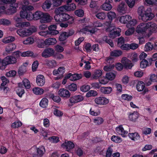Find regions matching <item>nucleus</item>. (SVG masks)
<instances>
[{
    "label": "nucleus",
    "instance_id": "f257e3e1",
    "mask_svg": "<svg viewBox=\"0 0 157 157\" xmlns=\"http://www.w3.org/2000/svg\"><path fill=\"white\" fill-rule=\"evenodd\" d=\"M37 29L34 26H31L28 29H20L17 31V33L20 36L25 37L31 35L33 33L35 32Z\"/></svg>",
    "mask_w": 157,
    "mask_h": 157
},
{
    "label": "nucleus",
    "instance_id": "f03ea898",
    "mask_svg": "<svg viewBox=\"0 0 157 157\" xmlns=\"http://www.w3.org/2000/svg\"><path fill=\"white\" fill-rule=\"evenodd\" d=\"M154 17V15L151 12L150 8L147 9V11L144 14L139 17V19L142 21L146 22L148 20H151Z\"/></svg>",
    "mask_w": 157,
    "mask_h": 157
},
{
    "label": "nucleus",
    "instance_id": "7ed1b4c3",
    "mask_svg": "<svg viewBox=\"0 0 157 157\" xmlns=\"http://www.w3.org/2000/svg\"><path fill=\"white\" fill-rule=\"evenodd\" d=\"M147 29H148L149 32L146 35L149 37L153 33L157 31V26L153 22L146 23Z\"/></svg>",
    "mask_w": 157,
    "mask_h": 157
},
{
    "label": "nucleus",
    "instance_id": "20e7f679",
    "mask_svg": "<svg viewBox=\"0 0 157 157\" xmlns=\"http://www.w3.org/2000/svg\"><path fill=\"white\" fill-rule=\"evenodd\" d=\"M7 8L6 10V13L8 15H11L17 11V8L18 7L17 3H13L7 5Z\"/></svg>",
    "mask_w": 157,
    "mask_h": 157
},
{
    "label": "nucleus",
    "instance_id": "39448f33",
    "mask_svg": "<svg viewBox=\"0 0 157 157\" xmlns=\"http://www.w3.org/2000/svg\"><path fill=\"white\" fill-rule=\"evenodd\" d=\"M55 51L52 48H45L41 53V56L44 58H48L54 56Z\"/></svg>",
    "mask_w": 157,
    "mask_h": 157
},
{
    "label": "nucleus",
    "instance_id": "423d86ee",
    "mask_svg": "<svg viewBox=\"0 0 157 157\" xmlns=\"http://www.w3.org/2000/svg\"><path fill=\"white\" fill-rule=\"evenodd\" d=\"M32 154L33 157H41L45 152L44 147L40 148H34L32 149Z\"/></svg>",
    "mask_w": 157,
    "mask_h": 157
},
{
    "label": "nucleus",
    "instance_id": "0eeeda50",
    "mask_svg": "<svg viewBox=\"0 0 157 157\" xmlns=\"http://www.w3.org/2000/svg\"><path fill=\"white\" fill-rule=\"evenodd\" d=\"M65 71V68L63 67H60L58 69L54 70L53 72V75L58 76L55 78V79L58 80L62 78L63 76V74Z\"/></svg>",
    "mask_w": 157,
    "mask_h": 157
},
{
    "label": "nucleus",
    "instance_id": "6e6552de",
    "mask_svg": "<svg viewBox=\"0 0 157 157\" xmlns=\"http://www.w3.org/2000/svg\"><path fill=\"white\" fill-rule=\"evenodd\" d=\"M63 9L60 7L56 8L54 11L55 15L54 18L56 21L58 22H60L62 21L61 14L64 12Z\"/></svg>",
    "mask_w": 157,
    "mask_h": 157
},
{
    "label": "nucleus",
    "instance_id": "1a4fd4ad",
    "mask_svg": "<svg viewBox=\"0 0 157 157\" xmlns=\"http://www.w3.org/2000/svg\"><path fill=\"white\" fill-rule=\"evenodd\" d=\"M14 20L17 22L16 26L18 27H25L29 26L30 25L29 22H21V18L16 16L14 17Z\"/></svg>",
    "mask_w": 157,
    "mask_h": 157
},
{
    "label": "nucleus",
    "instance_id": "9d476101",
    "mask_svg": "<svg viewBox=\"0 0 157 157\" xmlns=\"http://www.w3.org/2000/svg\"><path fill=\"white\" fill-rule=\"evenodd\" d=\"M128 7L124 2H121L118 6L117 10L120 13L124 14L126 13Z\"/></svg>",
    "mask_w": 157,
    "mask_h": 157
},
{
    "label": "nucleus",
    "instance_id": "9b49d317",
    "mask_svg": "<svg viewBox=\"0 0 157 157\" xmlns=\"http://www.w3.org/2000/svg\"><path fill=\"white\" fill-rule=\"evenodd\" d=\"M121 62L124 67L126 69H131L133 66L131 61L125 57L122 58Z\"/></svg>",
    "mask_w": 157,
    "mask_h": 157
},
{
    "label": "nucleus",
    "instance_id": "f8f14e48",
    "mask_svg": "<svg viewBox=\"0 0 157 157\" xmlns=\"http://www.w3.org/2000/svg\"><path fill=\"white\" fill-rule=\"evenodd\" d=\"M83 99V96L81 95H76L71 97L69 99L70 102L71 104V105L82 101Z\"/></svg>",
    "mask_w": 157,
    "mask_h": 157
},
{
    "label": "nucleus",
    "instance_id": "ddd939ff",
    "mask_svg": "<svg viewBox=\"0 0 157 157\" xmlns=\"http://www.w3.org/2000/svg\"><path fill=\"white\" fill-rule=\"evenodd\" d=\"M42 17L40 22L41 23H46L51 22L52 17L47 13H43Z\"/></svg>",
    "mask_w": 157,
    "mask_h": 157
},
{
    "label": "nucleus",
    "instance_id": "4468645a",
    "mask_svg": "<svg viewBox=\"0 0 157 157\" xmlns=\"http://www.w3.org/2000/svg\"><path fill=\"white\" fill-rule=\"evenodd\" d=\"M94 101L96 104L100 105H105L109 102L108 99L104 97H102L96 98L95 99Z\"/></svg>",
    "mask_w": 157,
    "mask_h": 157
},
{
    "label": "nucleus",
    "instance_id": "2eb2a0df",
    "mask_svg": "<svg viewBox=\"0 0 157 157\" xmlns=\"http://www.w3.org/2000/svg\"><path fill=\"white\" fill-rule=\"evenodd\" d=\"M62 21H68L69 24H71L74 22L73 17L67 13H61V14Z\"/></svg>",
    "mask_w": 157,
    "mask_h": 157
},
{
    "label": "nucleus",
    "instance_id": "dca6fc26",
    "mask_svg": "<svg viewBox=\"0 0 157 157\" xmlns=\"http://www.w3.org/2000/svg\"><path fill=\"white\" fill-rule=\"evenodd\" d=\"M147 30L146 23L144 22L141 23L138 25L136 29V32L139 33H144Z\"/></svg>",
    "mask_w": 157,
    "mask_h": 157
},
{
    "label": "nucleus",
    "instance_id": "f3484780",
    "mask_svg": "<svg viewBox=\"0 0 157 157\" xmlns=\"http://www.w3.org/2000/svg\"><path fill=\"white\" fill-rule=\"evenodd\" d=\"M111 1L112 0H105V2L101 6V8L105 11L110 10L112 7L110 4Z\"/></svg>",
    "mask_w": 157,
    "mask_h": 157
},
{
    "label": "nucleus",
    "instance_id": "a211bd4d",
    "mask_svg": "<svg viewBox=\"0 0 157 157\" xmlns=\"http://www.w3.org/2000/svg\"><path fill=\"white\" fill-rule=\"evenodd\" d=\"M36 82L38 86H43L45 83V80L44 76L42 75H38L36 78Z\"/></svg>",
    "mask_w": 157,
    "mask_h": 157
},
{
    "label": "nucleus",
    "instance_id": "6ab92c4d",
    "mask_svg": "<svg viewBox=\"0 0 157 157\" xmlns=\"http://www.w3.org/2000/svg\"><path fill=\"white\" fill-rule=\"evenodd\" d=\"M57 26L55 25H50L48 27V34L52 35H55L59 33L58 31L56 30Z\"/></svg>",
    "mask_w": 157,
    "mask_h": 157
},
{
    "label": "nucleus",
    "instance_id": "aec40b11",
    "mask_svg": "<svg viewBox=\"0 0 157 157\" xmlns=\"http://www.w3.org/2000/svg\"><path fill=\"white\" fill-rule=\"evenodd\" d=\"M63 10L64 12L66 10L70 11L76 9V5L74 3L71 4H67V5H64L60 7Z\"/></svg>",
    "mask_w": 157,
    "mask_h": 157
},
{
    "label": "nucleus",
    "instance_id": "412c9836",
    "mask_svg": "<svg viewBox=\"0 0 157 157\" xmlns=\"http://www.w3.org/2000/svg\"><path fill=\"white\" fill-rule=\"evenodd\" d=\"M59 94L60 96L66 98H69L70 96V93L69 91L64 88L59 90Z\"/></svg>",
    "mask_w": 157,
    "mask_h": 157
},
{
    "label": "nucleus",
    "instance_id": "4be33fe9",
    "mask_svg": "<svg viewBox=\"0 0 157 157\" xmlns=\"http://www.w3.org/2000/svg\"><path fill=\"white\" fill-rule=\"evenodd\" d=\"M61 146L65 148L68 151L73 149L75 146L73 142L68 141H66L64 143L62 144Z\"/></svg>",
    "mask_w": 157,
    "mask_h": 157
},
{
    "label": "nucleus",
    "instance_id": "5701e85b",
    "mask_svg": "<svg viewBox=\"0 0 157 157\" xmlns=\"http://www.w3.org/2000/svg\"><path fill=\"white\" fill-rule=\"evenodd\" d=\"M16 45L15 44H9L6 46L5 51L8 54H9L16 49Z\"/></svg>",
    "mask_w": 157,
    "mask_h": 157
},
{
    "label": "nucleus",
    "instance_id": "b1692460",
    "mask_svg": "<svg viewBox=\"0 0 157 157\" xmlns=\"http://www.w3.org/2000/svg\"><path fill=\"white\" fill-rule=\"evenodd\" d=\"M132 19V17L130 15H125L121 17L119 19V21L121 23L126 24L128 23Z\"/></svg>",
    "mask_w": 157,
    "mask_h": 157
},
{
    "label": "nucleus",
    "instance_id": "393cba45",
    "mask_svg": "<svg viewBox=\"0 0 157 157\" xmlns=\"http://www.w3.org/2000/svg\"><path fill=\"white\" fill-rule=\"evenodd\" d=\"M43 13L40 11H36L32 14L33 19L35 20L39 19L41 20L42 17Z\"/></svg>",
    "mask_w": 157,
    "mask_h": 157
},
{
    "label": "nucleus",
    "instance_id": "a878e982",
    "mask_svg": "<svg viewBox=\"0 0 157 157\" xmlns=\"http://www.w3.org/2000/svg\"><path fill=\"white\" fill-rule=\"evenodd\" d=\"M52 5V2L50 0H46L43 3L42 6V9L45 11L49 9Z\"/></svg>",
    "mask_w": 157,
    "mask_h": 157
},
{
    "label": "nucleus",
    "instance_id": "bb28decb",
    "mask_svg": "<svg viewBox=\"0 0 157 157\" xmlns=\"http://www.w3.org/2000/svg\"><path fill=\"white\" fill-rule=\"evenodd\" d=\"M102 74V71L100 69H97L94 71L92 75V78L95 79H97L100 77Z\"/></svg>",
    "mask_w": 157,
    "mask_h": 157
},
{
    "label": "nucleus",
    "instance_id": "cd10ccee",
    "mask_svg": "<svg viewBox=\"0 0 157 157\" xmlns=\"http://www.w3.org/2000/svg\"><path fill=\"white\" fill-rule=\"evenodd\" d=\"M6 58L8 65L15 64L17 62V59L14 56H6Z\"/></svg>",
    "mask_w": 157,
    "mask_h": 157
},
{
    "label": "nucleus",
    "instance_id": "c85d7f7f",
    "mask_svg": "<svg viewBox=\"0 0 157 157\" xmlns=\"http://www.w3.org/2000/svg\"><path fill=\"white\" fill-rule=\"evenodd\" d=\"M23 84L21 83H18V86L16 88V91L17 94L19 97H21L24 93V90L23 88Z\"/></svg>",
    "mask_w": 157,
    "mask_h": 157
},
{
    "label": "nucleus",
    "instance_id": "c756f323",
    "mask_svg": "<svg viewBox=\"0 0 157 157\" xmlns=\"http://www.w3.org/2000/svg\"><path fill=\"white\" fill-rule=\"evenodd\" d=\"M57 42L55 38H48L46 39L44 41V44L46 45H54Z\"/></svg>",
    "mask_w": 157,
    "mask_h": 157
},
{
    "label": "nucleus",
    "instance_id": "7c9ffc66",
    "mask_svg": "<svg viewBox=\"0 0 157 157\" xmlns=\"http://www.w3.org/2000/svg\"><path fill=\"white\" fill-rule=\"evenodd\" d=\"M28 65L27 63H25L19 68L18 73L19 75H23L26 71V67Z\"/></svg>",
    "mask_w": 157,
    "mask_h": 157
},
{
    "label": "nucleus",
    "instance_id": "2f4dec72",
    "mask_svg": "<svg viewBox=\"0 0 157 157\" xmlns=\"http://www.w3.org/2000/svg\"><path fill=\"white\" fill-rule=\"evenodd\" d=\"M116 132L119 135L122 136L123 137H124L127 134L128 132L124 131L123 128L121 126L117 127L116 128Z\"/></svg>",
    "mask_w": 157,
    "mask_h": 157
},
{
    "label": "nucleus",
    "instance_id": "473e14b6",
    "mask_svg": "<svg viewBox=\"0 0 157 157\" xmlns=\"http://www.w3.org/2000/svg\"><path fill=\"white\" fill-rule=\"evenodd\" d=\"M112 88L110 87H102L100 89L101 92L105 94L110 93L112 91Z\"/></svg>",
    "mask_w": 157,
    "mask_h": 157
},
{
    "label": "nucleus",
    "instance_id": "72a5a7b5",
    "mask_svg": "<svg viewBox=\"0 0 157 157\" xmlns=\"http://www.w3.org/2000/svg\"><path fill=\"white\" fill-rule=\"evenodd\" d=\"M45 64L48 66L50 68L55 67L56 65V61L54 60H46L45 61Z\"/></svg>",
    "mask_w": 157,
    "mask_h": 157
},
{
    "label": "nucleus",
    "instance_id": "f704fd0d",
    "mask_svg": "<svg viewBox=\"0 0 157 157\" xmlns=\"http://www.w3.org/2000/svg\"><path fill=\"white\" fill-rule=\"evenodd\" d=\"M80 31L84 33H86V32H89L90 33H93L95 32V29L94 28L90 27H86L80 29Z\"/></svg>",
    "mask_w": 157,
    "mask_h": 157
},
{
    "label": "nucleus",
    "instance_id": "c9c22d12",
    "mask_svg": "<svg viewBox=\"0 0 157 157\" xmlns=\"http://www.w3.org/2000/svg\"><path fill=\"white\" fill-rule=\"evenodd\" d=\"M33 93L36 95H41L44 93V90L39 87H35L33 89Z\"/></svg>",
    "mask_w": 157,
    "mask_h": 157
},
{
    "label": "nucleus",
    "instance_id": "e433bc0d",
    "mask_svg": "<svg viewBox=\"0 0 157 157\" xmlns=\"http://www.w3.org/2000/svg\"><path fill=\"white\" fill-rule=\"evenodd\" d=\"M136 87L138 91H142L145 88V84L142 81H139L136 85Z\"/></svg>",
    "mask_w": 157,
    "mask_h": 157
},
{
    "label": "nucleus",
    "instance_id": "4c0bfd02",
    "mask_svg": "<svg viewBox=\"0 0 157 157\" xmlns=\"http://www.w3.org/2000/svg\"><path fill=\"white\" fill-rule=\"evenodd\" d=\"M34 42V40L33 38L32 37H29L24 40L23 43L25 44L28 45L33 44Z\"/></svg>",
    "mask_w": 157,
    "mask_h": 157
},
{
    "label": "nucleus",
    "instance_id": "58836bf2",
    "mask_svg": "<svg viewBox=\"0 0 157 157\" xmlns=\"http://www.w3.org/2000/svg\"><path fill=\"white\" fill-rule=\"evenodd\" d=\"M7 65L6 57L3 59H2L0 58V69H4Z\"/></svg>",
    "mask_w": 157,
    "mask_h": 157
},
{
    "label": "nucleus",
    "instance_id": "ea45409f",
    "mask_svg": "<svg viewBox=\"0 0 157 157\" xmlns=\"http://www.w3.org/2000/svg\"><path fill=\"white\" fill-rule=\"evenodd\" d=\"M107 15L109 20L111 21L116 17V13L114 12L111 11L108 12Z\"/></svg>",
    "mask_w": 157,
    "mask_h": 157
},
{
    "label": "nucleus",
    "instance_id": "a19ab883",
    "mask_svg": "<svg viewBox=\"0 0 157 157\" xmlns=\"http://www.w3.org/2000/svg\"><path fill=\"white\" fill-rule=\"evenodd\" d=\"M48 100L46 98H43L40 103L41 107L43 108H46L48 105Z\"/></svg>",
    "mask_w": 157,
    "mask_h": 157
},
{
    "label": "nucleus",
    "instance_id": "79ce46f5",
    "mask_svg": "<svg viewBox=\"0 0 157 157\" xmlns=\"http://www.w3.org/2000/svg\"><path fill=\"white\" fill-rule=\"evenodd\" d=\"M122 54V52L120 50H115L110 52V55L113 56L118 57Z\"/></svg>",
    "mask_w": 157,
    "mask_h": 157
},
{
    "label": "nucleus",
    "instance_id": "37998d69",
    "mask_svg": "<svg viewBox=\"0 0 157 157\" xmlns=\"http://www.w3.org/2000/svg\"><path fill=\"white\" fill-rule=\"evenodd\" d=\"M1 79L2 82L1 84V86H2V87H1V89L5 90L6 89V87L4 86L6 85L7 83H9V81L4 76L2 77Z\"/></svg>",
    "mask_w": 157,
    "mask_h": 157
},
{
    "label": "nucleus",
    "instance_id": "c03bdc74",
    "mask_svg": "<svg viewBox=\"0 0 157 157\" xmlns=\"http://www.w3.org/2000/svg\"><path fill=\"white\" fill-rule=\"evenodd\" d=\"M128 136L132 140H138L140 138L139 135L136 132L129 133L128 134Z\"/></svg>",
    "mask_w": 157,
    "mask_h": 157
},
{
    "label": "nucleus",
    "instance_id": "a18cd8bd",
    "mask_svg": "<svg viewBox=\"0 0 157 157\" xmlns=\"http://www.w3.org/2000/svg\"><path fill=\"white\" fill-rule=\"evenodd\" d=\"M146 11H147V10H145L144 6H140L137 9V13L139 16L144 14Z\"/></svg>",
    "mask_w": 157,
    "mask_h": 157
},
{
    "label": "nucleus",
    "instance_id": "49530a36",
    "mask_svg": "<svg viewBox=\"0 0 157 157\" xmlns=\"http://www.w3.org/2000/svg\"><path fill=\"white\" fill-rule=\"evenodd\" d=\"M138 116L136 112H134L133 113L130 114L129 118L130 120L132 121H135L138 118Z\"/></svg>",
    "mask_w": 157,
    "mask_h": 157
},
{
    "label": "nucleus",
    "instance_id": "de8ad7c7",
    "mask_svg": "<svg viewBox=\"0 0 157 157\" xmlns=\"http://www.w3.org/2000/svg\"><path fill=\"white\" fill-rule=\"evenodd\" d=\"M96 17L98 19L101 20L105 19L106 17V15L103 12L97 13L95 15Z\"/></svg>",
    "mask_w": 157,
    "mask_h": 157
},
{
    "label": "nucleus",
    "instance_id": "09e8293b",
    "mask_svg": "<svg viewBox=\"0 0 157 157\" xmlns=\"http://www.w3.org/2000/svg\"><path fill=\"white\" fill-rule=\"evenodd\" d=\"M105 76L109 80H112L115 78L116 75L113 73L109 72L106 74Z\"/></svg>",
    "mask_w": 157,
    "mask_h": 157
},
{
    "label": "nucleus",
    "instance_id": "8fccbe9b",
    "mask_svg": "<svg viewBox=\"0 0 157 157\" xmlns=\"http://www.w3.org/2000/svg\"><path fill=\"white\" fill-rule=\"evenodd\" d=\"M97 92L95 90H91L88 92L86 95L87 97H89L91 96H95L98 95Z\"/></svg>",
    "mask_w": 157,
    "mask_h": 157
},
{
    "label": "nucleus",
    "instance_id": "3c124183",
    "mask_svg": "<svg viewBox=\"0 0 157 157\" xmlns=\"http://www.w3.org/2000/svg\"><path fill=\"white\" fill-rule=\"evenodd\" d=\"M137 23V21L136 19H133L129 21L126 25L127 28H129L135 26Z\"/></svg>",
    "mask_w": 157,
    "mask_h": 157
},
{
    "label": "nucleus",
    "instance_id": "603ef678",
    "mask_svg": "<svg viewBox=\"0 0 157 157\" xmlns=\"http://www.w3.org/2000/svg\"><path fill=\"white\" fill-rule=\"evenodd\" d=\"M135 29L133 27H131L128 28L125 33V34L126 36H130L132 35L134 32Z\"/></svg>",
    "mask_w": 157,
    "mask_h": 157
},
{
    "label": "nucleus",
    "instance_id": "864d4df0",
    "mask_svg": "<svg viewBox=\"0 0 157 157\" xmlns=\"http://www.w3.org/2000/svg\"><path fill=\"white\" fill-rule=\"evenodd\" d=\"M125 1L128 6L130 8H132L135 4V0H125Z\"/></svg>",
    "mask_w": 157,
    "mask_h": 157
},
{
    "label": "nucleus",
    "instance_id": "5fc2aeb1",
    "mask_svg": "<svg viewBox=\"0 0 157 157\" xmlns=\"http://www.w3.org/2000/svg\"><path fill=\"white\" fill-rule=\"evenodd\" d=\"M144 48L146 51L151 50L153 49V45L151 42H148L146 44Z\"/></svg>",
    "mask_w": 157,
    "mask_h": 157
},
{
    "label": "nucleus",
    "instance_id": "6e6d98bb",
    "mask_svg": "<svg viewBox=\"0 0 157 157\" xmlns=\"http://www.w3.org/2000/svg\"><path fill=\"white\" fill-rule=\"evenodd\" d=\"M82 75L81 74H74L72 75L71 77V81H75L81 78Z\"/></svg>",
    "mask_w": 157,
    "mask_h": 157
},
{
    "label": "nucleus",
    "instance_id": "4d7b16f0",
    "mask_svg": "<svg viewBox=\"0 0 157 157\" xmlns=\"http://www.w3.org/2000/svg\"><path fill=\"white\" fill-rule=\"evenodd\" d=\"M68 38L66 34V32H64L60 34L59 37V40L60 41H63Z\"/></svg>",
    "mask_w": 157,
    "mask_h": 157
},
{
    "label": "nucleus",
    "instance_id": "13d9d810",
    "mask_svg": "<svg viewBox=\"0 0 157 157\" xmlns=\"http://www.w3.org/2000/svg\"><path fill=\"white\" fill-rule=\"evenodd\" d=\"M10 24L11 22L8 19H2L0 20V25H9Z\"/></svg>",
    "mask_w": 157,
    "mask_h": 157
},
{
    "label": "nucleus",
    "instance_id": "bf43d9fd",
    "mask_svg": "<svg viewBox=\"0 0 157 157\" xmlns=\"http://www.w3.org/2000/svg\"><path fill=\"white\" fill-rule=\"evenodd\" d=\"M106 36H105L103 38V40L105 41L106 43L108 44L112 47H113V44L112 40L109 39Z\"/></svg>",
    "mask_w": 157,
    "mask_h": 157
},
{
    "label": "nucleus",
    "instance_id": "052dcab7",
    "mask_svg": "<svg viewBox=\"0 0 157 157\" xmlns=\"http://www.w3.org/2000/svg\"><path fill=\"white\" fill-rule=\"evenodd\" d=\"M23 82L24 86L26 89H29L30 88V84L28 80L25 79L23 81Z\"/></svg>",
    "mask_w": 157,
    "mask_h": 157
},
{
    "label": "nucleus",
    "instance_id": "680f3d73",
    "mask_svg": "<svg viewBox=\"0 0 157 157\" xmlns=\"http://www.w3.org/2000/svg\"><path fill=\"white\" fill-rule=\"evenodd\" d=\"M114 64H110L109 65L105 66L104 67L103 69L105 71H109L112 70L114 67Z\"/></svg>",
    "mask_w": 157,
    "mask_h": 157
},
{
    "label": "nucleus",
    "instance_id": "e2e57ef3",
    "mask_svg": "<svg viewBox=\"0 0 157 157\" xmlns=\"http://www.w3.org/2000/svg\"><path fill=\"white\" fill-rule=\"evenodd\" d=\"M149 65L148 62L146 59H143L140 63V67L142 68H146Z\"/></svg>",
    "mask_w": 157,
    "mask_h": 157
},
{
    "label": "nucleus",
    "instance_id": "0e129e2a",
    "mask_svg": "<svg viewBox=\"0 0 157 157\" xmlns=\"http://www.w3.org/2000/svg\"><path fill=\"white\" fill-rule=\"evenodd\" d=\"M77 89V87L75 84L72 83L68 86V89L71 91H75Z\"/></svg>",
    "mask_w": 157,
    "mask_h": 157
},
{
    "label": "nucleus",
    "instance_id": "69168bd1",
    "mask_svg": "<svg viewBox=\"0 0 157 157\" xmlns=\"http://www.w3.org/2000/svg\"><path fill=\"white\" fill-rule=\"evenodd\" d=\"M23 10L27 11V10H32L34 9L33 6L30 5H25L22 7Z\"/></svg>",
    "mask_w": 157,
    "mask_h": 157
},
{
    "label": "nucleus",
    "instance_id": "338daca9",
    "mask_svg": "<svg viewBox=\"0 0 157 157\" xmlns=\"http://www.w3.org/2000/svg\"><path fill=\"white\" fill-rule=\"evenodd\" d=\"M75 13L77 16L79 17H82L83 16L84 11L82 10L79 9L75 11Z\"/></svg>",
    "mask_w": 157,
    "mask_h": 157
},
{
    "label": "nucleus",
    "instance_id": "774afa93",
    "mask_svg": "<svg viewBox=\"0 0 157 157\" xmlns=\"http://www.w3.org/2000/svg\"><path fill=\"white\" fill-rule=\"evenodd\" d=\"M22 125L21 122L18 121L13 123L12 124V127L13 128H17L21 126Z\"/></svg>",
    "mask_w": 157,
    "mask_h": 157
}]
</instances>
